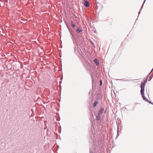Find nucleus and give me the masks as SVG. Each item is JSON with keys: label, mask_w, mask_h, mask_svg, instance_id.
Wrapping results in <instances>:
<instances>
[{"label": "nucleus", "mask_w": 153, "mask_h": 153, "mask_svg": "<svg viewBox=\"0 0 153 153\" xmlns=\"http://www.w3.org/2000/svg\"><path fill=\"white\" fill-rule=\"evenodd\" d=\"M147 78H146V79L143 82H142L141 83L140 87L141 89L140 91V93L141 94H143V92H144L145 86V84L147 82Z\"/></svg>", "instance_id": "nucleus-1"}, {"label": "nucleus", "mask_w": 153, "mask_h": 153, "mask_svg": "<svg viewBox=\"0 0 153 153\" xmlns=\"http://www.w3.org/2000/svg\"><path fill=\"white\" fill-rule=\"evenodd\" d=\"M144 100H145L146 101L148 102H149L150 103H151V102L150 101H149L145 97L144 95V92H143V94H141Z\"/></svg>", "instance_id": "nucleus-2"}, {"label": "nucleus", "mask_w": 153, "mask_h": 153, "mask_svg": "<svg viewBox=\"0 0 153 153\" xmlns=\"http://www.w3.org/2000/svg\"><path fill=\"white\" fill-rule=\"evenodd\" d=\"M84 5L86 7H88L89 6V2L87 1H85L84 3Z\"/></svg>", "instance_id": "nucleus-3"}, {"label": "nucleus", "mask_w": 153, "mask_h": 153, "mask_svg": "<svg viewBox=\"0 0 153 153\" xmlns=\"http://www.w3.org/2000/svg\"><path fill=\"white\" fill-rule=\"evenodd\" d=\"M94 62L97 65H98L99 64V61L97 60V59H95L94 60Z\"/></svg>", "instance_id": "nucleus-4"}, {"label": "nucleus", "mask_w": 153, "mask_h": 153, "mask_svg": "<svg viewBox=\"0 0 153 153\" xmlns=\"http://www.w3.org/2000/svg\"><path fill=\"white\" fill-rule=\"evenodd\" d=\"M5 0V2L6 3H8V1L7 0ZM4 0H0V2H2V3H4L2 5L3 7H4V5H5V4L4 3Z\"/></svg>", "instance_id": "nucleus-5"}, {"label": "nucleus", "mask_w": 153, "mask_h": 153, "mask_svg": "<svg viewBox=\"0 0 153 153\" xmlns=\"http://www.w3.org/2000/svg\"><path fill=\"white\" fill-rule=\"evenodd\" d=\"M104 110V108H101L98 112V114L99 115L102 113L103 111Z\"/></svg>", "instance_id": "nucleus-6"}, {"label": "nucleus", "mask_w": 153, "mask_h": 153, "mask_svg": "<svg viewBox=\"0 0 153 153\" xmlns=\"http://www.w3.org/2000/svg\"><path fill=\"white\" fill-rule=\"evenodd\" d=\"M71 27H72L74 28L75 27V25H74V22H71Z\"/></svg>", "instance_id": "nucleus-7"}, {"label": "nucleus", "mask_w": 153, "mask_h": 153, "mask_svg": "<svg viewBox=\"0 0 153 153\" xmlns=\"http://www.w3.org/2000/svg\"><path fill=\"white\" fill-rule=\"evenodd\" d=\"M98 103V102L97 101H95L93 105L94 107H95L97 105V104Z\"/></svg>", "instance_id": "nucleus-8"}, {"label": "nucleus", "mask_w": 153, "mask_h": 153, "mask_svg": "<svg viewBox=\"0 0 153 153\" xmlns=\"http://www.w3.org/2000/svg\"><path fill=\"white\" fill-rule=\"evenodd\" d=\"M76 31L78 33H80L82 31V30L78 28L77 29Z\"/></svg>", "instance_id": "nucleus-9"}, {"label": "nucleus", "mask_w": 153, "mask_h": 153, "mask_svg": "<svg viewBox=\"0 0 153 153\" xmlns=\"http://www.w3.org/2000/svg\"><path fill=\"white\" fill-rule=\"evenodd\" d=\"M102 80H101L100 81V85H101L102 84Z\"/></svg>", "instance_id": "nucleus-10"}, {"label": "nucleus", "mask_w": 153, "mask_h": 153, "mask_svg": "<svg viewBox=\"0 0 153 153\" xmlns=\"http://www.w3.org/2000/svg\"><path fill=\"white\" fill-rule=\"evenodd\" d=\"M91 42L92 43V45H93L94 44L92 42Z\"/></svg>", "instance_id": "nucleus-11"}, {"label": "nucleus", "mask_w": 153, "mask_h": 153, "mask_svg": "<svg viewBox=\"0 0 153 153\" xmlns=\"http://www.w3.org/2000/svg\"><path fill=\"white\" fill-rule=\"evenodd\" d=\"M37 78L38 79V76L37 77Z\"/></svg>", "instance_id": "nucleus-12"}, {"label": "nucleus", "mask_w": 153, "mask_h": 153, "mask_svg": "<svg viewBox=\"0 0 153 153\" xmlns=\"http://www.w3.org/2000/svg\"><path fill=\"white\" fill-rule=\"evenodd\" d=\"M38 99V97L37 98V100Z\"/></svg>", "instance_id": "nucleus-13"}]
</instances>
